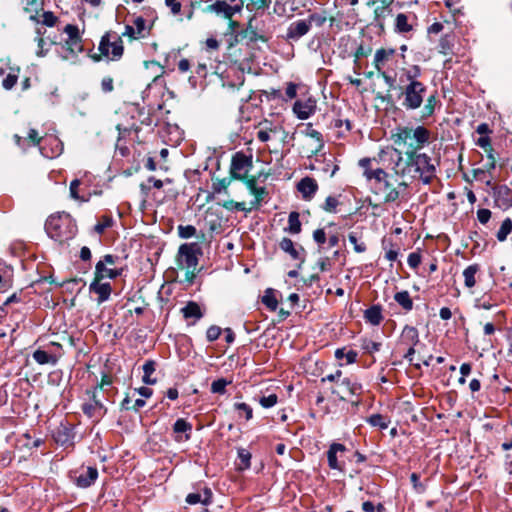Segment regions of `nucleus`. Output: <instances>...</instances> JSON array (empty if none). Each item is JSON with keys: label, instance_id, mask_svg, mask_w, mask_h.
Masks as SVG:
<instances>
[{"label": "nucleus", "instance_id": "3c124183", "mask_svg": "<svg viewBox=\"0 0 512 512\" xmlns=\"http://www.w3.org/2000/svg\"><path fill=\"white\" fill-rule=\"evenodd\" d=\"M45 33V30L42 31L41 28H37L36 29V34H37V37H36V41H37V44H38V50L36 52L37 56L39 57H43L46 55L47 53V49H44V45H45V41L44 39L42 38V35Z\"/></svg>", "mask_w": 512, "mask_h": 512}, {"label": "nucleus", "instance_id": "dca6fc26", "mask_svg": "<svg viewBox=\"0 0 512 512\" xmlns=\"http://www.w3.org/2000/svg\"><path fill=\"white\" fill-rule=\"evenodd\" d=\"M246 187L251 194L254 195V200L251 201V208L258 207L267 195V191L264 187L257 186V180L255 177L246 179Z\"/></svg>", "mask_w": 512, "mask_h": 512}, {"label": "nucleus", "instance_id": "9d476101", "mask_svg": "<svg viewBox=\"0 0 512 512\" xmlns=\"http://www.w3.org/2000/svg\"><path fill=\"white\" fill-rule=\"evenodd\" d=\"M316 111V100L312 97L299 99L293 105V112L300 120H306Z\"/></svg>", "mask_w": 512, "mask_h": 512}, {"label": "nucleus", "instance_id": "09e8293b", "mask_svg": "<svg viewBox=\"0 0 512 512\" xmlns=\"http://www.w3.org/2000/svg\"><path fill=\"white\" fill-rule=\"evenodd\" d=\"M178 235L182 239H189L196 235V228L192 225H179Z\"/></svg>", "mask_w": 512, "mask_h": 512}, {"label": "nucleus", "instance_id": "338daca9", "mask_svg": "<svg viewBox=\"0 0 512 512\" xmlns=\"http://www.w3.org/2000/svg\"><path fill=\"white\" fill-rule=\"evenodd\" d=\"M491 218V211L488 209H479L477 211V219L480 223L486 224Z\"/></svg>", "mask_w": 512, "mask_h": 512}, {"label": "nucleus", "instance_id": "de8ad7c7", "mask_svg": "<svg viewBox=\"0 0 512 512\" xmlns=\"http://www.w3.org/2000/svg\"><path fill=\"white\" fill-rule=\"evenodd\" d=\"M384 188V201L394 202L399 198V191L396 188H391L388 182L382 185Z\"/></svg>", "mask_w": 512, "mask_h": 512}, {"label": "nucleus", "instance_id": "ddd939ff", "mask_svg": "<svg viewBox=\"0 0 512 512\" xmlns=\"http://www.w3.org/2000/svg\"><path fill=\"white\" fill-rule=\"evenodd\" d=\"M241 10L239 5L232 6L228 4L226 1H216L215 3L209 5L206 8L207 12H213L217 15H222L224 18L230 19L236 13Z\"/></svg>", "mask_w": 512, "mask_h": 512}, {"label": "nucleus", "instance_id": "49530a36", "mask_svg": "<svg viewBox=\"0 0 512 512\" xmlns=\"http://www.w3.org/2000/svg\"><path fill=\"white\" fill-rule=\"evenodd\" d=\"M230 381H227L224 378L217 379L211 384V392L216 394H225L226 387L230 384Z\"/></svg>", "mask_w": 512, "mask_h": 512}, {"label": "nucleus", "instance_id": "13d9d810", "mask_svg": "<svg viewBox=\"0 0 512 512\" xmlns=\"http://www.w3.org/2000/svg\"><path fill=\"white\" fill-rule=\"evenodd\" d=\"M64 32L68 35V39L81 40L79 29L76 25L68 24L64 28Z\"/></svg>", "mask_w": 512, "mask_h": 512}, {"label": "nucleus", "instance_id": "412c9836", "mask_svg": "<svg viewBox=\"0 0 512 512\" xmlns=\"http://www.w3.org/2000/svg\"><path fill=\"white\" fill-rule=\"evenodd\" d=\"M419 343V332L413 327L406 325L400 335L399 345L416 346Z\"/></svg>", "mask_w": 512, "mask_h": 512}, {"label": "nucleus", "instance_id": "cd10ccee", "mask_svg": "<svg viewBox=\"0 0 512 512\" xmlns=\"http://www.w3.org/2000/svg\"><path fill=\"white\" fill-rule=\"evenodd\" d=\"M280 248L288 253L292 259L297 260L300 259L302 248L297 249L293 243V241L289 238H283L279 243Z\"/></svg>", "mask_w": 512, "mask_h": 512}, {"label": "nucleus", "instance_id": "f257e3e1", "mask_svg": "<svg viewBox=\"0 0 512 512\" xmlns=\"http://www.w3.org/2000/svg\"><path fill=\"white\" fill-rule=\"evenodd\" d=\"M397 158L392 166L395 175L401 179L399 187L406 188L416 179L430 184L436 176V166L426 153L417 151H400L395 149Z\"/></svg>", "mask_w": 512, "mask_h": 512}, {"label": "nucleus", "instance_id": "bb28decb", "mask_svg": "<svg viewBox=\"0 0 512 512\" xmlns=\"http://www.w3.org/2000/svg\"><path fill=\"white\" fill-rule=\"evenodd\" d=\"M364 318L372 325H379L383 319L381 307L378 305L371 306L365 311Z\"/></svg>", "mask_w": 512, "mask_h": 512}, {"label": "nucleus", "instance_id": "423d86ee", "mask_svg": "<svg viewBox=\"0 0 512 512\" xmlns=\"http://www.w3.org/2000/svg\"><path fill=\"white\" fill-rule=\"evenodd\" d=\"M98 49L107 59L111 61L119 60L124 52L121 36L116 32H107L102 36Z\"/></svg>", "mask_w": 512, "mask_h": 512}, {"label": "nucleus", "instance_id": "393cba45", "mask_svg": "<svg viewBox=\"0 0 512 512\" xmlns=\"http://www.w3.org/2000/svg\"><path fill=\"white\" fill-rule=\"evenodd\" d=\"M49 141L52 145L51 152L48 151L47 147L40 146V153L46 158H55L62 153L63 144L55 137L50 138Z\"/></svg>", "mask_w": 512, "mask_h": 512}, {"label": "nucleus", "instance_id": "ea45409f", "mask_svg": "<svg viewBox=\"0 0 512 512\" xmlns=\"http://www.w3.org/2000/svg\"><path fill=\"white\" fill-rule=\"evenodd\" d=\"M367 421L370 425L379 427L382 430L387 429L390 423L388 418L381 414H373L368 418Z\"/></svg>", "mask_w": 512, "mask_h": 512}, {"label": "nucleus", "instance_id": "4c0bfd02", "mask_svg": "<svg viewBox=\"0 0 512 512\" xmlns=\"http://www.w3.org/2000/svg\"><path fill=\"white\" fill-rule=\"evenodd\" d=\"M357 356H358V354L354 350L346 351L345 348H342V349H337L335 351V357L338 360L345 359L346 364H352V363L356 362Z\"/></svg>", "mask_w": 512, "mask_h": 512}, {"label": "nucleus", "instance_id": "b1692460", "mask_svg": "<svg viewBox=\"0 0 512 512\" xmlns=\"http://www.w3.org/2000/svg\"><path fill=\"white\" fill-rule=\"evenodd\" d=\"M186 502L190 505L201 503L207 506L212 502V492L206 487L202 493H190L186 497Z\"/></svg>", "mask_w": 512, "mask_h": 512}, {"label": "nucleus", "instance_id": "4468645a", "mask_svg": "<svg viewBox=\"0 0 512 512\" xmlns=\"http://www.w3.org/2000/svg\"><path fill=\"white\" fill-rule=\"evenodd\" d=\"M82 51V40L67 39L62 46L61 57L64 60H73Z\"/></svg>", "mask_w": 512, "mask_h": 512}, {"label": "nucleus", "instance_id": "a18cd8bd", "mask_svg": "<svg viewBox=\"0 0 512 512\" xmlns=\"http://www.w3.org/2000/svg\"><path fill=\"white\" fill-rule=\"evenodd\" d=\"M234 409L238 411L239 417L244 416L246 420H250L253 416L252 408L246 403H235Z\"/></svg>", "mask_w": 512, "mask_h": 512}, {"label": "nucleus", "instance_id": "9b49d317", "mask_svg": "<svg viewBox=\"0 0 512 512\" xmlns=\"http://www.w3.org/2000/svg\"><path fill=\"white\" fill-rule=\"evenodd\" d=\"M361 390V385L352 378L345 377L339 384L338 389H333L332 393L337 395L340 399H345L347 395H358Z\"/></svg>", "mask_w": 512, "mask_h": 512}, {"label": "nucleus", "instance_id": "37998d69", "mask_svg": "<svg viewBox=\"0 0 512 512\" xmlns=\"http://www.w3.org/2000/svg\"><path fill=\"white\" fill-rule=\"evenodd\" d=\"M155 371V362L153 361H146L143 365V382L145 384H154L156 383V379H152L151 375Z\"/></svg>", "mask_w": 512, "mask_h": 512}, {"label": "nucleus", "instance_id": "1a4fd4ad", "mask_svg": "<svg viewBox=\"0 0 512 512\" xmlns=\"http://www.w3.org/2000/svg\"><path fill=\"white\" fill-rule=\"evenodd\" d=\"M316 18L317 16L312 14L307 19H300L292 22L288 26L286 38L288 40L298 41L310 31L312 23L316 20Z\"/></svg>", "mask_w": 512, "mask_h": 512}, {"label": "nucleus", "instance_id": "a878e982", "mask_svg": "<svg viewBox=\"0 0 512 512\" xmlns=\"http://www.w3.org/2000/svg\"><path fill=\"white\" fill-rule=\"evenodd\" d=\"M181 312L183 314V317L188 318H195L196 320H199L203 317V313L201 311L200 306L193 301H190L181 309Z\"/></svg>", "mask_w": 512, "mask_h": 512}, {"label": "nucleus", "instance_id": "c9c22d12", "mask_svg": "<svg viewBox=\"0 0 512 512\" xmlns=\"http://www.w3.org/2000/svg\"><path fill=\"white\" fill-rule=\"evenodd\" d=\"M437 105V98L435 94L427 97L426 102L421 111V117L423 119L428 118L434 114L435 107Z\"/></svg>", "mask_w": 512, "mask_h": 512}, {"label": "nucleus", "instance_id": "aec40b11", "mask_svg": "<svg viewBox=\"0 0 512 512\" xmlns=\"http://www.w3.org/2000/svg\"><path fill=\"white\" fill-rule=\"evenodd\" d=\"M302 133L305 136H307L313 140V144H312L313 148L311 149L312 154H317L318 152H320L323 149V147H324L323 136L319 131H317L316 129H314L312 127L311 123H308L306 125V128Z\"/></svg>", "mask_w": 512, "mask_h": 512}, {"label": "nucleus", "instance_id": "473e14b6", "mask_svg": "<svg viewBox=\"0 0 512 512\" xmlns=\"http://www.w3.org/2000/svg\"><path fill=\"white\" fill-rule=\"evenodd\" d=\"M132 26H134L136 34H138V37H140V39L145 38L147 35H149L151 30V25L148 26L146 24V20L141 16L135 18Z\"/></svg>", "mask_w": 512, "mask_h": 512}, {"label": "nucleus", "instance_id": "5fc2aeb1", "mask_svg": "<svg viewBox=\"0 0 512 512\" xmlns=\"http://www.w3.org/2000/svg\"><path fill=\"white\" fill-rule=\"evenodd\" d=\"M238 458L241 461V469H248L250 467L251 454L245 449L238 450Z\"/></svg>", "mask_w": 512, "mask_h": 512}, {"label": "nucleus", "instance_id": "69168bd1", "mask_svg": "<svg viewBox=\"0 0 512 512\" xmlns=\"http://www.w3.org/2000/svg\"><path fill=\"white\" fill-rule=\"evenodd\" d=\"M387 176V173L382 169H377L373 172V177L378 181L380 185L379 189H382V185H384L385 182H387Z\"/></svg>", "mask_w": 512, "mask_h": 512}, {"label": "nucleus", "instance_id": "c03bdc74", "mask_svg": "<svg viewBox=\"0 0 512 512\" xmlns=\"http://www.w3.org/2000/svg\"><path fill=\"white\" fill-rule=\"evenodd\" d=\"M412 29L408 23V18L405 14L400 13L396 17V30L401 33H407Z\"/></svg>", "mask_w": 512, "mask_h": 512}, {"label": "nucleus", "instance_id": "c85d7f7f", "mask_svg": "<svg viewBox=\"0 0 512 512\" xmlns=\"http://www.w3.org/2000/svg\"><path fill=\"white\" fill-rule=\"evenodd\" d=\"M394 300L400 305L406 312L413 309V300L408 291H400L394 295Z\"/></svg>", "mask_w": 512, "mask_h": 512}, {"label": "nucleus", "instance_id": "4d7b16f0", "mask_svg": "<svg viewBox=\"0 0 512 512\" xmlns=\"http://www.w3.org/2000/svg\"><path fill=\"white\" fill-rule=\"evenodd\" d=\"M338 204H339V202H338L337 198H335L333 196H328L323 205V209L326 212L334 213V212H336V207L338 206Z\"/></svg>", "mask_w": 512, "mask_h": 512}, {"label": "nucleus", "instance_id": "e2e57ef3", "mask_svg": "<svg viewBox=\"0 0 512 512\" xmlns=\"http://www.w3.org/2000/svg\"><path fill=\"white\" fill-rule=\"evenodd\" d=\"M411 483L413 484L414 489L422 493L425 490L424 485L420 482V477L417 473H412L410 476Z\"/></svg>", "mask_w": 512, "mask_h": 512}, {"label": "nucleus", "instance_id": "f704fd0d", "mask_svg": "<svg viewBox=\"0 0 512 512\" xmlns=\"http://www.w3.org/2000/svg\"><path fill=\"white\" fill-rule=\"evenodd\" d=\"M478 265H470L463 271L464 283L468 288H472L476 284L475 275L478 272Z\"/></svg>", "mask_w": 512, "mask_h": 512}, {"label": "nucleus", "instance_id": "79ce46f5", "mask_svg": "<svg viewBox=\"0 0 512 512\" xmlns=\"http://www.w3.org/2000/svg\"><path fill=\"white\" fill-rule=\"evenodd\" d=\"M262 302L271 311H275L278 307V300H277L273 290H271V289L266 290V292L262 298Z\"/></svg>", "mask_w": 512, "mask_h": 512}, {"label": "nucleus", "instance_id": "680f3d73", "mask_svg": "<svg viewBox=\"0 0 512 512\" xmlns=\"http://www.w3.org/2000/svg\"><path fill=\"white\" fill-rule=\"evenodd\" d=\"M223 207L228 210H232V209H236L238 211H246L247 210L244 202H235L233 200L225 202L223 204Z\"/></svg>", "mask_w": 512, "mask_h": 512}, {"label": "nucleus", "instance_id": "20e7f679", "mask_svg": "<svg viewBox=\"0 0 512 512\" xmlns=\"http://www.w3.org/2000/svg\"><path fill=\"white\" fill-rule=\"evenodd\" d=\"M45 230L50 238L62 243L76 235L77 226L71 216L63 212L51 215L45 223Z\"/></svg>", "mask_w": 512, "mask_h": 512}, {"label": "nucleus", "instance_id": "0eeeda50", "mask_svg": "<svg viewBox=\"0 0 512 512\" xmlns=\"http://www.w3.org/2000/svg\"><path fill=\"white\" fill-rule=\"evenodd\" d=\"M427 88L422 82L408 83L402 92V106L406 110H416L421 107Z\"/></svg>", "mask_w": 512, "mask_h": 512}, {"label": "nucleus", "instance_id": "72a5a7b5", "mask_svg": "<svg viewBox=\"0 0 512 512\" xmlns=\"http://www.w3.org/2000/svg\"><path fill=\"white\" fill-rule=\"evenodd\" d=\"M33 359L41 365L44 364H53L55 365L57 362V358L51 354H48L46 351L38 349L33 353Z\"/></svg>", "mask_w": 512, "mask_h": 512}, {"label": "nucleus", "instance_id": "f03ea898", "mask_svg": "<svg viewBox=\"0 0 512 512\" xmlns=\"http://www.w3.org/2000/svg\"><path fill=\"white\" fill-rule=\"evenodd\" d=\"M119 260L118 256L106 254L95 266L94 279L89 285L90 292L97 294L98 304L107 301L111 295L110 283L102 282L105 278L116 279L122 274V268H106V264L115 266Z\"/></svg>", "mask_w": 512, "mask_h": 512}, {"label": "nucleus", "instance_id": "6e6552de", "mask_svg": "<svg viewBox=\"0 0 512 512\" xmlns=\"http://www.w3.org/2000/svg\"><path fill=\"white\" fill-rule=\"evenodd\" d=\"M252 168V159L243 153H236L232 158L231 175L238 180L248 179L247 175Z\"/></svg>", "mask_w": 512, "mask_h": 512}, {"label": "nucleus", "instance_id": "864d4df0", "mask_svg": "<svg viewBox=\"0 0 512 512\" xmlns=\"http://www.w3.org/2000/svg\"><path fill=\"white\" fill-rule=\"evenodd\" d=\"M420 74V68L418 66H413L411 69L405 70L403 76L406 78V81H408V83H412L419 82L417 78L420 76Z\"/></svg>", "mask_w": 512, "mask_h": 512}, {"label": "nucleus", "instance_id": "7ed1b4c3", "mask_svg": "<svg viewBox=\"0 0 512 512\" xmlns=\"http://www.w3.org/2000/svg\"><path fill=\"white\" fill-rule=\"evenodd\" d=\"M391 139L396 146L407 148L406 151L419 152L429 142L430 132L424 126H399L392 132Z\"/></svg>", "mask_w": 512, "mask_h": 512}, {"label": "nucleus", "instance_id": "4be33fe9", "mask_svg": "<svg viewBox=\"0 0 512 512\" xmlns=\"http://www.w3.org/2000/svg\"><path fill=\"white\" fill-rule=\"evenodd\" d=\"M97 477L98 470L95 467H88L76 477L75 483L80 488H88L96 481Z\"/></svg>", "mask_w": 512, "mask_h": 512}, {"label": "nucleus", "instance_id": "0e129e2a", "mask_svg": "<svg viewBox=\"0 0 512 512\" xmlns=\"http://www.w3.org/2000/svg\"><path fill=\"white\" fill-rule=\"evenodd\" d=\"M407 262H408V265L413 268V269H416L420 263H421V256L420 254L418 253H410L408 255V259H407Z\"/></svg>", "mask_w": 512, "mask_h": 512}, {"label": "nucleus", "instance_id": "39448f33", "mask_svg": "<svg viewBox=\"0 0 512 512\" xmlns=\"http://www.w3.org/2000/svg\"><path fill=\"white\" fill-rule=\"evenodd\" d=\"M198 243H184L180 245L177 253V265L185 270V280L192 284L198 271V256L201 255Z\"/></svg>", "mask_w": 512, "mask_h": 512}, {"label": "nucleus", "instance_id": "5701e85b", "mask_svg": "<svg viewBox=\"0 0 512 512\" xmlns=\"http://www.w3.org/2000/svg\"><path fill=\"white\" fill-rule=\"evenodd\" d=\"M14 140L19 147L26 149L28 146L31 145H40L41 137H39L37 130L30 129L26 138H22L16 134L14 135Z\"/></svg>", "mask_w": 512, "mask_h": 512}, {"label": "nucleus", "instance_id": "2eb2a0df", "mask_svg": "<svg viewBox=\"0 0 512 512\" xmlns=\"http://www.w3.org/2000/svg\"><path fill=\"white\" fill-rule=\"evenodd\" d=\"M173 431L177 442L188 441L191 438L192 425L185 419L179 418L173 425Z\"/></svg>", "mask_w": 512, "mask_h": 512}, {"label": "nucleus", "instance_id": "603ef678", "mask_svg": "<svg viewBox=\"0 0 512 512\" xmlns=\"http://www.w3.org/2000/svg\"><path fill=\"white\" fill-rule=\"evenodd\" d=\"M348 240L353 245L355 252L363 253L366 251L365 243L359 242L358 238L354 232L349 233Z\"/></svg>", "mask_w": 512, "mask_h": 512}, {"label": "nucleus", "instance_id": "e433bc0d", "mask_svg": "<svg viewBox=\"0 0 512 512\" xmlns=\"http://www.w3.org/2000/svg\"><path fill=\"white\" fill-rule=\"evenodd\" d=\"M291 234H298L301 231V222L299 220V213L293 211L288 217V227L286 229Z\"/></svg>", "mask_w": 512, "mask_h": 512}, {"label": "nucleus", "instance_id": "58836bf2", "mask_svg": "<svg viewBox=\"0 0 512 512\" xmlns=\"http://www.w3.org/2000/svg\"><path fill=\"white\" fill-rule=\"evenodd\" d=\"M30 20H32L36 23H40V20L38 19L36 14L30 15ZM56 21H57V17L52 12L46 11L43 13L42 20H41L42 24H44L48 27H53L56 24Z\"/></svg>", "mask_w": 512, "mask_h": 512}, {"label": "nucleus", "instance_id": "c756f323", "mask_svg": "<svg viewBox=\"0 0 512 512\" xmlns=\"http://www.w3.org/2000/svg\"><path fill=\"white\" fill-rule=\"evenodd\" d=\"M271 2L272 0H241V3L251 12H263L269 8Z\"/></svg>", "mask_w": 512, "mask_h": 512}, {"label": "nucleus", "instance_id": "2f4dec72", "mask_svg": "<svg viewBox=\"0 0 512 512\" xmlns=\"http://www.w3.org/2000/svg\"><path fill=\"white\" fill-rule=\"evenodd\" d=\"M20 73L19 67H11L9 73L2 81V86L6 90L12 89L17 83L18 77Z\"/></svg>", "mask_w": 512, "mask_h": 512}, {"label": "nucleus", "instance_id": "7c9ffc66", "mask_svg": "<svg viewBox=\"0 0 512 512\" xmlns=\"http://www.w3.org/2000/svg\"><path fill=\"white\" fill-rule=\"evenodd\" d=\"M496 203L501 208H508L512 206V200L509 196V189L507 187H500L496 191Z\"/></svg>", "mask_w": 512, "mask_h": 512}, {"label": "nucleus", "instance_id": "a211bd4d", "mask_svg": "<svg viewBox=\"0 0 512 512\" xmlns=\"http://www.w3.org/2000/svg\"><path fill=\"white\" fill-rule=\"evenodd\" d=\"M297 189L301 193L303 199L310 200L318 190V184L315 179L305 177L297 184Z\"/></svg>", "mask_w": 512, "mask_h": 512}, {"label": "nucleus", "instance_id": "bf43d9fd", "mask_svg": "<svg viewBox=\"0 0 512 512\" xmlns=\"http://www.w3.org/2000/svg\"><path fill=\"white\" fill-rule=\"evenodd\" d=\"M220 334L221 328L216 325H212L207 329L206 338L209 342H213L219 338Z\"/></svg>", "mask_w": 512, "mask_h": 512}, {"label": "nucleus", "instance_id": "6e6d98bb", "mask_svg": "<svg viewBox=\"0 0 512 512\" xmlns=\"http://www.w3.org/2000/svg\"><path fill=\"white\" fill-rule=\"evenodd\" d=\"M278 397L276 394H270L268 396H263L260 398L259 403L264 408H271L277 404Z\"/></svg>", "mask_w": 512, "mask_h": 512}, {"label": "nucleus", "instance_id": "8fccbe9b", "mask_svg": "<svg viewBox=\"0 0 512 512\" xmlns=\"http://www.w3.org/2000/svg\"><path fill=\"white\" fill-rule=\"evenodd\" d=\"M361 342L362 349L369 354H373L380 350L381 344L378 342H374L369 339H362Z\"/></svg>", "mask_w": 512, "mask_h": 512}, {"label": "nucleus", "instance_id": "a19ab883", "mask_svg": "<svg viewBox=\"0 0 512 512\" xmlns=\"http://www.w3.org/2000/svg\"><path fill=\"white\" fill-rule=\"evenodd\" d=\"M511 232H512V220H511L510 218H506V219L502 222V224H501V226H500V228H499V230H498V232H497V234H496L497 239H498L499 241H501V242H502V241H505V240L507 239V236H508Z\"/></svg>", "mask_w": 512, "mask_h": 512}, {"label": "nucleus", "instance_id": "f3484780", "mask_svg": "<svg viewBox=\"0 0 512 512\" xmlns=\"http://www.w3.org/2000/svg\"><path fill=\"white\" fill-rule=\"evenodd\" d=\"M395 49H378L374 54L373 66L377 70L378 73L381 71H385V65L393 58L395 55Z\"/></svg>", "mask_w": 512, "mask_h": 512}, {"label": "nucleus", "instance_id": "052dcab7", "mask_svg": "<svg viewBox=\"0 0 512 512\" xmlns=\"http://www.w3.org/2000/svg\"><path fill=\"white\" fill-rule=\"evenodd\" d=\"M165 5L170 9L173 15H178L181 11V0H165Z\"/></svg>", "mask_w": 512, "mask_h": 512}, {"label": "nucleus", "instance_id": "6ab92c4d", "mask_svg": "<svg viewBox=\"0 0 512 512\" xmlns=\"http://www.w3.org/2000/svg\"><path fill=\"white\" fill-rule=\"evenodd\" d=\"M346 450V447L340 443H333L330 445L329 450L327 451V459L328 465L331 469L334 470H343V465L338 461L337 454L342 453Z\"/></svg>", "mask_w": 512, "mask_h": 512}, {"label": "nucleus", "instance_id": "f8f14e48", "mask_svg": "<svg viewBox=\"0 0 512 512\" xmlns=\"http://www.w3.org/2000/svg\"><path fill=\"white\" fill-rule=\"evenodd\" d=\"M82 410L90 418H101L106 413L104 404L97 398L96 390L92 392L91 402L83 404Z\"/></svg>", "mask_w": 512, "mask_h": 512}, {"label": "nucleus", "instance_id": "774afa93", "mask_svg": "<svg viewBox=\"0 0 512 512\" xmlns=\"http://www.w3.org/2000/svg\"><path fill=\"white\" fill-rule=\"evenodd\" d=\"M55 440L62 445L69 441V434L66 428L58 430L55 435Z\"/></svg>", "mask_w": 512, "mask_h": 512}]
</instances>
